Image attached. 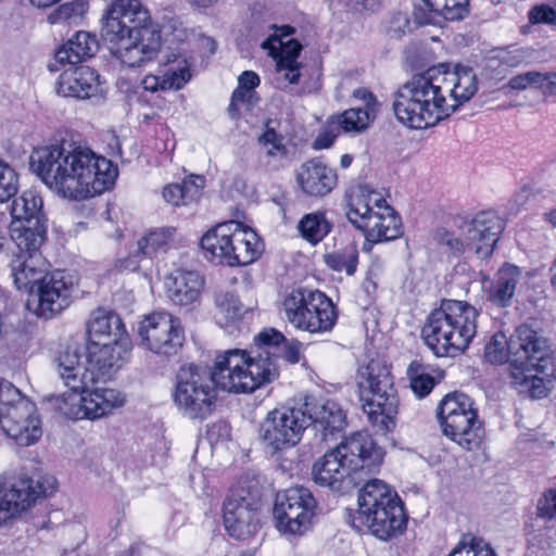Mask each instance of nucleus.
I'll return each mask as SVG.
<instances>
[{
	"mask_svg": "<svg viewBox=\"0 0 556 556\" xmlns=\"http://www.w3.org/2000/svg\"><path fill=\"white\" fill-rule=\"evenodd\" d=\"M256 351L228 350L216 356L211 370L182 367L173 393L178 410L190 419H205L214 409L217 388L251 393L278 376L276 350L285 341L281 332L264 329L255 337Z\"/></svg>",
	"mask_w": 556,
	"mask_h": 556,
	"instance_id": "nucleus-1",
	"label": "nucleus"
},
{
	"mask_svg": "<svg viewBox=\"0 0 556 556\" xmlns=\"http://www.w3.org/2000/svg\"><path fill=\"white\" fill-rule=\"evenodd\" d=\"M30 165L47 187L71 200L100 194L117 177V168L111 161L67 142L35 149Z\"/></svg>",
	"mask_w": 556,
	"mask_h": 556,
	"instance_id": "nucleus-2",
	"label": "nucleus"
},
{
	"mask_svg": "<svg viewBox=\"0 0 556 556\" xmlns=\"http://www.w3.org/2000/svg\"><path fill=\"white\" fill-rule=\"evenodd\" d=\"M78 345L64 346L54 358L55 370L70 389L60 395L48 397L49 403L62 415L73 420L99 419L125 404L124 394L111 388L88 390L96 382L89 366L81 362Z\"/></svg>",
	"mask_w": 556,
	"mask_h": 556,
	"instance_id": "nucleus-3",
	"label": "nucleus"
},
{
	"mask_svg": "<svg viewBox=\"0 0 556 556\" xmlns=\"http://www.w3.org/2000/svg\"><path fill=\"white\" fill-rule=\"evenodd\" d=\"M382 462V453L366 433L355 432L313 466L314 481L333 491L357 483L356 475L372 472Z\"/></svg>",
	"mask_w": 556,
	"mask_h": 556,
	"instance_id": "nucleus-4",
	"label": "nucleus"
},
{
	"mask_svg": "<svg viewBox=\"0 0 556 556\" xmlns=\"http://www.w3.org/2000/svg\"><path fill=\"white\" fill-rule=\"evenodd\" d=\"M478 315L476 307L466 301L443 300L428 316L422 339L437 356H456L476 336Z\"/></svg>",
	"mask_w": 556,
	"mask_h": 556,
	"instance_id": "nucleus-5",
	"label": "nucleus"
},
{
	"mask_svg": "<svg viewBox=\"0 0 556 556\" xmlns=\"http://www.w3.org/2000/svg\"><path fill=\"white\" fill-rule=\"evenodd\" d=\"M445 104L433 68L413 75L392 93L394 116L412 129L433 127L445 119Z\"/></svg>",
	"mask_w": 556,
	"mask_h": 556,
	"instance_id": "nucleus-6",
	"label": "nucleus"
},
{
	"mask_svg": "<svg viewBox=\"0 0 556 556\" xmlns=\"http://www.w3.org/2000/svg\"><path fill=\"white\" fill-rule=\"evenodd\" d=\"M357 386L362 409L376 434H387L396 426L399 395L390 366L380 358H371L357 370Z\"/></svg>",
	"mask_w": 556,
	"mask_h": 556,
	"instance_id": "nucleus-7",
	"label": "nucleus"
},
{
	"mask_svg": "<svg viewBox=\"0 0 556 556\" xmlns=\"http://www.w3.org/2000/svg\"><path fill=\"white\" fill-rule=\"evenodd\" d=\"M511 349L518 355L509 365L511 384L519 393L532 399L547 396L553 388L552 380L545 375H538L544 372L549 364L547 339L529 326L521 325L516 329Z\"/></svg>",
	"mask_w": 556,
	"mask_h": 556,
	"instance_id": "nucleus-8",
	"label": "nucleus"
},
{
	"mask_svg": "<svg viewBox=\"0 0 556 556\" xmlns=\"http://www.w3.org/2000/svg\"><path fill=\"white\" fill-rule=\"evenodd\" d=\"M406 515L397 494L383 481H367L358 494V509L352 516V526L359 532L369 531L387 540L403 531Z\"/></svg>",
	"mask_w": 556,
	"mask_h": 556,
	"instance_id": "nucleus-9",
	"label": "nucleus"
},
{
	"mask_svg": "<svg viewBox=\"0 0 556 556\" xmlns=\"http://www.w3.org/2000/svg\"><path fill=\"white\" fill-rule=\"evenodd\" d=\"M504 228L503 220L493 212H480L459 226V235L439 228L435 242L453 254L471 252L479 258L490 256Z\"/></svg>",
	"mask_w": 556,
	"mask_h": 556,
	"instance_id": "nucleus-10",
	"label": "nucleus"
},
{
	"mask_svg": "<svg viewBox=\"0 0 556 556\" xmlns=\"http://www.w3.org/2000/svg\"><path fill=\"white\" fill-rule=\"evenodd\" d=\"M443 434L467 451L477 450L482 441L481 422L475 402L463 392L446 394L437 408Z\"/></svg>",
	"mask_w": 556,
	"mask_h": 556,
	"instance_id": "nucleus-11",
	"label": "nucleus"
},
{
	"mask_svg": "<svg viewBox=\"0 0 556 556\" xmlns=\"http://www.w3.org/2000/svg\"><path fill=\"white\" fill-rule=\"evenodd\" d=\"M0 427L23 446L34 444L42 434L36 405L11 383L0 388Z\"/></svg>",
	"mask_w": 556,
	"mask_h": 556,
	"instance_id": "nucleus-12",
	"label": "nucleus"
},
{
	"mask_svg": "<svg viewBox=\"0 0 556 556\" xmlns=\"http://www.w3.org/2000/svg\"><path fill=\"white\" fill-rule=\"evenodd\" d=\"M11 239L15 245L10 262L13 282L18 290L34 293L35 287L49 273L50 265L40 252L46 238L40 232L15 230Z\"/></svg>",
	"mask_w": 556,
	"mask_h": 556,
	"instance_id": "nucleus-13",
	"label": "nucleus"
},
{
	"mask_svg": "<svg viewBox=\"0 0 556 556\" xmlns=\"http://www.w3.org/2000/svg\"><path fill=\"white\" fill-rule=\"evenodd\" d=\"M56 489L53 476H40L36 481L27 476L0 477V527L27 510L40 496Z\"/></svg>",
	"mask_w": 556,
	"mask_h": 556,
	"instance_id": "nucleus-14",
	"label": "nucleus"
},
{
	"mask_svg": "<svg viewBox=\"0 0 556 556\" xmlns=\"http://www.w3.org/2000/svg\"><path fill=\"white\" fill-rule=\"evenodd\" d=\"M316 508L317 502L307 488H289L276 495L275 526L285 535H302L311 529Z\"/></svg>",
	"mask_w": 556,
	"mask_h": 556,
	"instance_id": "nucleus-15",
	"label": "nucleus"
},
{
	"mask_svg": "<svg viewBox=\"0 0 556 556\" xmlns=\"http://www.w3.org/2000/svg\"><path fill=\"white\" fill-rule=\"evenodd\" d=\"M309 425L303 407L281 406L270 410L260 427L263 444L273 453L295 446Z\"/></svg>",
	"mask_w": 556,
	"mask_h": 556,
	"instance_id": "nucleus-16",
	"label": "nucleus"
},
{
	"mask_svg": "<svg viewBox=\"0 0 556 556\" xmlns=\"http://www.w3.org/2000/svg\"><path fill=\"white\" fill-rule=\"evenodd\" d=\"M223 518L228 533L245 540L260 529V496L245 482L231 488L224 502Z\"/></svg>",
	"mask_w": 556,
	"mask_h": 556,
	"instance_id": "nucleus-17",
	"label": "nucleus"
},
{
	"mask_svg": "<svg viewBox=\"0 0 556 556\" xmlns=\"http://www.w3.org/2000/svg\"><path fill=\"white\" fill-rule=\"evenodd\" d=\"M140 344L161 356H173L181 349L185 334L179 318L166 312L144 316L138 328Z\"/></svg>",
	"mask_w": 556,
	"mask_h": 556,
	"instance_id": "nucleus-18",
	"label": "nucleus"
},
{
	"mask_svg": "<svg viewBox=\"0 0 556 556\" xmlns=\"http://www.w3.org/2000/svg\"><path fill=\"white\" fill-rule=\"evenodd\" d=\"M102 36L105 41L155 29L149 10L140 0H114L103 16Z\"/></svg>",
	"mask_w": 556,
	"mask_h": 556,
	"instance_id": "nucleus-19",
	"label": "nucleus"
},
{
	"mask_svg": "<svg viewBox=\"0 0 556 556\" xmlns=\"http://www.w3.org/2000/svg\"><path fill=\"white\" fill-rule=\"evenodd\" d=\"M106 42L112 54L129 67L142 66L151 62L157 56L162 46L161 34L156 29H143L142 33Z\"/></svg>",
	"mask_w": 556,
	"mask_h": 556,
	"instance_id": "nucleus-20",
	"label": "nucleus"
},
{
	"mask_svg": "<svg viewBox=\"0 0 556 556\" xmlns=\"http://www.w3.org/2000/svg\"><path fill=\"white\" fill-rule=\"evenodd\" d=\"M73 283L62 270L49 271L29 293L37 300V314L51 318L67 308L72 302Z\"/></svg>",
	"mask_w": 556,
	"mask_h": 556,
	"instance_id": "nucleus-21",
	"label": "nucleus"
},
{
	"mask_svg": "<svg viewBox=\"0 0 556 556\" xmlns=\"http://www.w3.org/2000/svg\"><path fill=\"white\" fill-rule=\"evenodd\" d=\"M130 352L129 338H116L114 341H103L88 344V366L96 381L109 379L126 362Z\"/></svg>",
	"mask_w": 556,
	"mask_h": 556,
	"instance_id": "nucleus-22",
	"label": "nucleus"
},
{
	"mask_svg": "<svg viewBox=\"0 0 556 556\" xmlns=\"http://www.w3.org/2000/svg\"><path fill=\"white\" fill-rule=\"evenodd\" d=\"M42 198L37 191L25 190L20 197L14 199L11 205V216L13 218L10 227V236L13 238L15 230L21 232H40L46 238L47 219L42 213Z\"/></svg>",
	"mask_w": 556,
	"mask_h": 556,
	"instance_id": "nucleus-23",
	"label": "nucleus"
},
{
	"mask_svg": "<svg viewBox=\"0 0 556 556\" xmlns=\"http://www.w3.org/2000/svg\"><path fill=\"white\" fill-rule=\"evenodd\" d=\"M434 78L440 86L441 94L445 97L446 117L469 101L478 90L477 76L470 67L458 66L454 72L444 75L434 70Z\"/></svg>",
	"mask_w": 556,
	"mask_h": 556,
	"instance_id": "nucleus-24",
	"label": "nucleus"
},
{
	"mask_svg": "<svg viewBox=\"0 0 556 556\" xmlns=\"http://www.w3.org/2000/svg\"><path fill=\"white\" fill-rule=\"evenodd\" d=\"M100 91V76L88 65H70L59 77L56 92L63 97L88 99Z\"/></svg>",
	"mask_w": 556,
	"mask_h": 556,
	"instance_id": "nucleus-25",
	"label": "nucleus"
},
{
	"mask_svg": "<svg viewBox=\"0 0 556 556\" xmlns=\"http://www.w3.org/2000/svg\"><path fill=\"white\" fill-rule=\"evenodd\" d=\"M296 180L305 194L321 198L334 189L338 177L334 169L328 167L321 161L313 159L300 167Z\"/></svg>",
	"mask_w": 556,
	"mask_h": 556,
	"instance_id": "nucleus-26",
	"label": "nucleus"
},
{
	"mask_svg": "<svg viewBox=\"0 0 556 556\" xmlns=\"http://www.w3.org/2000/svg\"><path fill=\"white\" fill-rule=\"evenodd\" d=\"M204 286L199 273L177 269L165 278L167 298L175 304L188 306L197 302Z\"/></svg>",
	"mask_w": 556,
	"mask_h": 556,
	"instance_id": "nucleus-27",
	"label": "nucleus"
},
{
	"mask_svg": "<svg viewBox=\"0 0 556 556\" xmlns=\"http://www.w3.org/2000/svg\"><path fill=\"white\" fill-rule=\"evenodd\" d=\"M98 50V40L94 35L87 31H77L56 52L54 63H50V72H58L60 65H76L92 56Z\"/></svg>",
	"mask_w": 556,
	"mask_h": 556,
	"instance_id": "nucleus-28",
	"label": "nucleus"
},
{
	"mask_svg": "<svg viewBox=\"0 0 556 556\" xmlns=\"http://www.w3.org/2000/svg\"><path fill=\"white\" fill-rule=\"evenodd\" d=\"M128 338L119 316L111 311L98 308L87 321L88 344L111 342L116 338Z\"/></svg>",
	"mask_w": 556,
	"mask_h": 556,
	"instance_id": "nucleus-29",
	"label": "nucleus"
},
{
	"mask_svg": "<svg viewBox=\"0 0 556 556\" xmlns=\"http://www.w3.org/2000/svg\"><path fill=\"white\" fill-rule=\"evenodd\" d=\"M268 30H273L268 37L262 41L261 47L264 50H268L269 55L273 56L277 64H291L298 63L296 58L299 56L302 46L295 39L285 38L291 36L294 33V28L291 26L277 27L274 24L267 26Z\"/></svg>",
	"mask_w": 556,
	"mask_h": 556,
	"instance_id": "nucleus-30",
	"label": "nucleus"
},
{
	"mask_svg": "<svg viewBox=\"0 0 556 556\" xmlns=\"http://www.w3.org/2000/svg\"><path fill=\"white\" fill-rule=\"evenodd\" d=\"M521 278L522 273L518 266L504 264L494 275L493 281L488 289V301L497 307L509 306Z\"/></svg>",
	"mask_w": 556,
	"mask_h": 556,
	"instance_id": "nucleus-31",
	"label": "nucleus"
},
{
	"mask_svg": "<svg viewBox=\"0 0 556 556\" xmlns=\"http://www.w3.org/2000/svg\"><path fill=\"white\" fill-rule=\"evenodd\" d=\"M263 251V243L257 233L249 227H243L238 222L233 233L230 255L227 265L245 266L255 262Z\"/></svg>",
	"mask_w": 556,
	"mask_h": 556,
	"instance_id": "nucleus-32",
	"label": "nucleus"
},
{
	"mask_svg": "<svg viewBox=\"0 0 556 556\" xmlns=\"http://www.w3.org/2000/svg\"><path fill=\"white\" fill-rule=\"evenodd\" d=\"M384 203L386 200L379 193L359 187L350 195L346 216L353 225L364 231L370 223L369 218L376 215L377 211H374V206L381 210Z\"/></svg>",
	"mask_w": 556,
	"mask_h": 556,
	"instance_id": "nucleus-33",
	"label": "nucleus"
},
{
	"mask_svg": "<svg viewBox=\"0 0 556 556\" xmlns=\"http://www.w3.org/2000/svg\"><path fill=\"white\" fill-rule=\"evenodd\" d=\"M309 424L320 432V440L328 441L330 435L341 431L345 426V414L341 406L331 400L316 404L307 414Z\"/></svg>",
	"mask_w": 556,
	"mask_h": 556,
	"instance_id": "nucleus-34",
	"label": "nucleus"
},
{
	"mask_svg": "<svg viewBox=\"0 0 556 556\" xmlns=\"http://www.w3.org/2000/svg\"><path fill=\"white\" fill-rule=\"evenodd\" d=\"M321 292L308 289H292L287 292L281 302V309L286 319L296 329L305 325L304 318L309 308L317 305V299H320Z\"/></svg>",
	"mask_w": 556,
	"mask_h": 556,
	"instance_id": "nucleus-35",
	"label": "nucleus"
},
{
	"mask_svg": "<svg viewBox=\"0 0 556 556\" xmlns=\"http://www.w3.org/2000/svg\"><path fill=\"white\" fill-rule=\"evenodd\" d=\"M238 222L229 220L217 225L208 230L201 239V248L212 260L217 258L220 263H228L233 233Z\"/></svg>",
	"mask_w": 556,
	"mask_h": 556,
	"instance_id": "nucleus-36",
	"label": "nucleus"
},
{
	"mask_svg": "<svg viewBox=\"0 0 556 556\" xmlns=\"http://www.w3.org/2000/svg\"><path fill=\"white\" fill-rule=\"evenodd\" d=\"M364 230L366 239L370 242L390 241L402 235V223L393 208L387 204L376 212Z\"/></svg>",
	"mask_w": 556,
	"mask_h": 556,
	"instance_id": "nucleus-37",
	"label": "nucleus"
},
{
	"mask_svg": "<svg viewBox=\"0 0 556 556\" xmlns=\"http://www.w3.org/2000/svg\"><path fill=\"white\" fill-rule=\"evenodd\" d=\"M429 15H421L422 8L415 11V17L420 24H430L435 16L446 21H458L464 18L469 9V0H422Z\"/></svg>",
	"mask_w": 556,
	"mask_h": 556,
	"instance_id": "nucleus-38",
	"label": "nucleus"
},
{
	"mask_svg": "<svg viewBox=\"0 0 556 556\" xmlns=\"http://www.w3.org/2000/svg\"><path fill=\"white\" fill-rule=\"evenodd\" d=\"M205 186V178L200 175H190L181 184H169L163 189V198L172 205H188L197 202Z\"/></svg>",
	"mask_w": 556,
	"mask_h": 556,
	"instance_id": "nucleus-39",
	"label": "nucleus"
},
{
	"mask_svg": "<svg viewBox=\"0 0 556 556\" xmlns=\"http://www.w3.org/2000/svg\"><path fill=\"white\" fill-rule=\"evenodd\" d=\"M317 305L314 308H309V313L305 315L303 327H299V330L307 331L311 333H323L330 331L336 321L337 313L333 303L323 292L320 299H317Z\"/></svg>",
	"mask_w": 556,
	"mask_h": 556,
	"instance_id": "nucleus-40",
	"label": "nucleus"
},
{
	"mask_svg": "<svg viewBox=\"0 0 556 556\" xmlns=\"http://www.w3.org/2000/svg\"><path fill=\"white\" fill-rule=\"evenodd\" d=\"M176 228L161 227L149 231L144 237L138 240L135 256L143 255L152 257L159 252H166L175 242Z\"/></svg>",
	"mask_w": 556,
	"mask_h": 556,
	"instance_id": "nucleus-41",
	"label": "nucleus"
},
{
	"mask_svg": "<svg viewBox=\"0 0 556 556\" xmlns=\"http://www.w3.org/2000/svg\"><path fill=\"white\" fill-rule=\"evenodd\" d=\"M516 332L507 340L503 332H496L484 348V358L491 364H503L509 361V365L517 358V352L511 349V340Z\"/></svg>",
	"mask_w": 556,
	"mask_h": 556,
	"instance_id": "nucleus-42",
	"label": "nucleus"
},
{
	"mask_svg": "<svg viewBox=\"0 0 556 556\" xmlns=\"http://www.w3.org/2000/svg\"><path fill=\"white\" fill-rule=\"evenodd\" d=\"M298 229L308 242H320L330 231L331 225L324 213L316 212L304 215L299 222Z\"/></svg>",
	"mask_w": 556,
	"mask_h": 556,
	"instance_id": "nucleus-43",
	"label": "nucleus"
},
{
	"mask_svg": "<svg viewBox=\"0 0 556 556\" xmlns=\"http://www.w3.org/2000/svg\"><path fill=\"white\" fill-rule=\"evenodd\" d=\"M191 74L187 67L169 68L164 76H147L142 80V86L146 90L156 91L159 89H180L188 83Z\"/></svg>",
	"mask_w": 556,
	"mask_h": 556,
	"instance_id": "nucleus-44",
	"label": "nucleus"
},
{
	"mask_svg": "<svg viewBox=\"0 0 556 556\" xmlns=\"http://www.w3.org/2000/svg\"><path fill=\"white\" fill-rule=\"evenodd\" d=\"M409 386L414 394L420 399L427 396L435 386V379L429 367L418 361H413L406 370Z\"/></svg>",
	"mask_w": 556,
	"mask_h": 556,
	"instance_id": "nucleus-45",
	"label": "nucleus"
},
{
	"mask_svg": "<svg viewBox=\"0 0 556 556\" xmlns=\"http://www.w3.org/2000/svg\"><path fill=\"white\" fill-rule=\"evenodd\" d=\"M325 262L333 270H344L348 275H353L358 263L357 245L354 242H350L342 249L326 254Z\"/></svg>",
	"mask_w": 556,
	"mask_h": 556,
	"instance_id": "nucleus-46",
	"label": "nucleus"
},
{
	"mask_svg": "<svg viewBox=\"0 0 556 556\" xmlns=\"http://www.w3.org/2000/svg\"><path fill=\"white\" fill-rule=\"evenodd\" d=\"M369 122L370 112L368 109H350L333 117L330 126L336 125V128H342L344 131H361L369 125Z\"/></svg>",
	"mask_w": 556,
	"mask_h": 556,
	"instance_id": "nucleus-47",
	"label": "nucleus"
},
{
	"mask_svg": "<svg viewBox=\"0 0 556 556\" xmlns=\"http://www.w3.org/2000/svg\"><path fill=\"white\" fill-rule=\"evenodd\" d=\"M553 526L548 522L541 521L540 519H533L528 526L526 538L530 549L533 552L545 551L552 544L551 533Z\"/></svg>",
	"mask_w": 556,
	"mask_h": 556,
	"instance_id": "nucleus-48",
	"label": "nucleus"
},
{
	"mask_svg": "<svg viewBox=\"0 0 556 556\" xmlns=\"http://www.w3.org/2000/svg\"><path fill=\"white\" fill-rule=\"evenodd\" d=\"M88 9L89 4L86 0H73L71 2L63 3L52 11L48 16V21L51 24H56L62 21L76 22L84 17Z\"/></svg>",
	"mask_w": 556,
	"mask_h": 556,
	"instance_id": "nucleus-49",
	"label": "nucleus"
},
{
	"mask_svg": "<svg viewBox=\"0 0 556 556\" xmlns=\"http://www.w3.org/2000/svg\"><path fill=\"white\" fill-rule=\"evenodd\" d=\"M18 190L16 172L7 162L0 159V203L10 200Z\"/></svg>",
	"mask_w": 556,
	"mask_h": 556,
	"instance_id": "nucleus-50",
	"label": "nucleus"
},
{
	"mask_svg": "<svg viewBox=\"0 0 556 556\" xmlns=\"http://www.w3.org/2000/svg\"><path fill=\"white\" fill-rule=\"evenodd\" d=\"M534 59V51L531 48H513L503 50L498 54V60L508 67H519L529 65Z\"/></svg>",
	"mask_w": 556,
	"mask_h": 556,
	"instance_id": "nucleus-51",
	"label": "nucleus"
},
{
	"mask_svg": "<svg viewBox=\"0 0 556 556\" xmlns=\"http://www.w3.org/2000/svg\"><path fill=\"white\" fill-rule=\"evenodd\" d=\"M258 143L267 147L266 155L269 157H274L278 154H287L286 146L282 143V137L278 135L274 128L269 127V123L266 124L265 131L258 137Z\"/></svg>",
	"mask_w": 556,
	"mask_h": 556,
	"instance_id": "nucleus-52",
	"label": "nucleus"
},
{
	"mask_svg": "<svg viewBox=\"0 0 556 556\" xmlns=\"http://www.w3.org/2000/svg\"><path fill=\"white\" fill-rule=\"evenodd\" d=\"M556 518V490H547L538 501L534 519L548 522Z\"/></svg>",
	"mask_w": 556,
	"mask_h": 556,
	"instance_id": "nucleus-53",
	"label": "nucleus"
},
{
	"mask_svg": "<svg viewBox=\"0 0 556 556\" xmlns=\"http://www.w3.org/2000/svg\"><path fill=\"white\" fill-rule=\"evenodd\" d=\"M217 307L228 320H235L242 315L243 305L232 293H226L216 300Z\"/></svg>",
	"mask_w": 556,
	"mask_h": 556,
	"instance_id": "nucleus-54",
	"label": "nucleus"
},
{
	"mask_svg": "<svg viewBox=\"0 0 556 556\" xmlns=\"http://www.w3.org/2000/svg\"><path fill=\"white\" fill-rule=\"evenodd\" d=\"M528 20L531 24H546L556 28V7L535 4L528 12Z\"/></svg>",
	"mask_w": 556,
	"mask_h": 556,
	"instance_id": "nucleus-55",
	"label": "nucleus"
},
{
	"mask_svg": "<svg viewBox=\"0 0 556 556\" xmlns=\"http://www.w3.org/2000/svg\"><path fill=\"white\" fill-rule=\"evenodd\" d=\"M541 79V72L531 71L511 77L508 81V87L514 90H525L527 88H538Z\"/></svg>",
	"mask_w": 556,
	"mask_h": 556,
	"instance_id": "nucleus-56",
	"label": "nucleus"
},
{
	"mask_svg": "<svg viewBox=\"0 0 556 556\" xmlns=\"http://www.w3.org/2000/svg\"><path fill=\"white\" fill-rule=\"evenodd\" d=\"M539 81L538 89L545 94L556 96V73H541Z\"/></svg>",
	"mask_w": 556,
	"mask_h": 556,
	"instance_id": "nucleus-57",
	"label": "nucleus"
},
{
	"mask_svg": "<svg viewBox=\"0 0 556 556\" xmlns=\"http://www.w3.org/2000/svg\"><path fill=\"white\" fill-rule=\"evenodd\" d=\"M346 7L355 11H376L379 8L380 0H340Z\"/></svg>",
	"mask_w": 556,
	"mask_h": 556,
	"instance_id": "nucleus-58",
	"label": "nucleus"
},
{
	"mask_svg": "<svg viewBox=\"0 0 556 556\" xmlns=\"http://www.w3.org/2000/svg\"><path fill=\"white\" fill-rule=\"evenodd\" d=\"M277 71L283 73V77L290 84H298L300 78V65L299 63L291 64H277Z\"/></svg>",
	"mask_w": 556,
	"mask_h": 556,
	"instance_id": "nucleus-59",
	"label": "nucleus"
},
{
	"mask_svg": "<svg viewBox=\"0 0 556 556\" xmlns=\"http://www.w3.org/2000/svg\"><path fill=\"white\" fill-rule=\"evenodd\" d=\"M260 85V77L255 72L245 71L238 78V86L252 91Z\"/></svg>",
	"mask_w": 556,
	"mask_h": 556,
	"instance_id": "nucleus-60",
	"label": "nucleus"
},
{
	"mask_svg": "<svg viewBox=\"0 0 556 556\" xmlns=\"http://www.w3.org/2000/svg\"><path fill=\"white\" fill-rule=\"evenodd\" d=\"M283 358L291 364H295L300 361L301 356V343L292 341L283 345Z\"/></svg>",
	"mask_w": 556,
	"mask_h": 556,
	"instance_id": "nucleus-61",
	"label": "nucleus"
},
{
	"mask_svg": "<svg viewBox=\"0 0 556 556\" xmlns=\"http://www.w3.org/2000/svg\"><path fill=\"white\" fill-rule=\"evenodd\" d=\"M253 92L247 88L238 86L232 92L230 109L236 108L239 103L250 102Z\"/></svg>",
	"mask_w": 556,
	"mask_h": 556,
	"instance_id": "nucleus-62",
	"label": "nucleus"
},
{
	"mask_svg": "<svg viewBox=\"0 0 556 556\" xmlns=\"http://www.w3.org/2000/svg\"><path fill=\"white\" fill-rule=\"evenodd\" d=\"M336 137L337 134H334L332 130H326L317 136L314 141V148L318 150L327 149L332 146Z\"/></svg>",
	"mask_w": 556,
	"mask_h": 556,
	"instance_id": "nucleus-63",
	"label": "nucleus"
},
{
	"mask_svg": "<svg viewBox=\"0 0 556 556\" xmlns=\"http://www.w3.org/2000/svg\"><path fill=\"white\" fill-rule=\"evenodd\" d=\"M354 96L356 98L363 99L366 102V105L368 106V109L370 108L371 103L376 102L375 96L364 88L356 89L354 91Z\"/></svg>",
	"mask_w": 556,
	"mask_h": 556,
	"instance_id": "nucleus-64",
	"label": "nucleus"
}]
</instances>
